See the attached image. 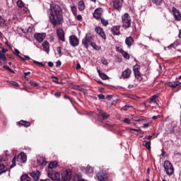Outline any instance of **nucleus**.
Listing matches in <instances>:
<instances>
[{"mask_svg": "<svg viewBox=\"0 0 181 181\" xmlns=\"http://www.w3.org/2000/svg\"><path fill=\"white\" fill-rule=\"evenodd\" d=\"M30 175L33 179H34V181H39V178L40 177V171L37 170L36 172L30 173Z\"/></svg>", "mask_w": 181, "mask_h": 181, "instance_id": "2eb2a0df", "label": "nucleus"}, {"mask_svg": "<svg viewBox=\"0 0 181 181\" xmlns=\"http://www.w3.org/2000/svg\"><path fill=\"white\" fill-rule=\"evenodd\" d=\"M71 9L74 15H77V7H76V6H72Z\"/></svg>", "mask_w": 181, "mask_h": 181, "instance_id": "a19ab883", "label": "nucleus"}, {"mask_svg": "<svg viewBox=\"0 0 181 181\" xmlns=\"http://www.w3.org/2000/svg\"><path fill=\"white\" fill-rule=\"evenodd\" d=\"M148 127H149V124L148 123H146L143 125L144 128H148Z\"/></svg>", "mask_w": 181, "mask_h": 181, "instance_id": "69168bd1", "label": "nucleus"}, {"mask_svg": "<svg viewBox=\"0 0 181 181\" xmlns=\"http://www.w3.org/2000/svg\"><path fill=\"white\" fill-rule=\"evenodd\" d=\"M154 5L157 6H160L163 4V0H151Z\"/></svg>", "mask_w": 181, "mask_h": 181, "instance_id": "bb28decb", "label": "nucleus"}, {"mask_svg": "<svg viewBox=\"0 0 181 181\" xmlns=\"http://www.w3.org/2000/svg\"><path fill=\"white\" fill-rule=\"evenodd\" d=\"M94 42V35L91 33L86 34L85 37L82 40V45L86 49H88V45H91Z\"/></svg>", "mask_w": 181, "mask_h": 181, "instance_id": "7ed1b4c3", "label": "nucleus"}, {"mask_svg": "<svg viewBox=\"0 0 181 181\" xmlns=\"http://www.w3.org/2000/svg\"><path fill=\"white\" fill-rule=\"evenodd\" d=\"M62 66V62L57 61L56 63V67H60Z\"/></svg>", "mask_w": 181, "mask_h": 181, "instance_id": "4d7b16f0", "label": "nucleus"}, {"mask_svg": "<svg viewBox=\"0 0 181 181\" xmlns=\"http://www.w3.org/2000/svg\"><path fill=\"white\" fill-rule=\"evenodd\" d=\"M123 122H125L126 124H129L131 122V119L129 118H126L124 119Z\"/></svg>", "mask_w": 181, "mask_h": 181, "instance_id": "6e6d98bb", "label": "nucleus"}, {"mask_svg": "<svg viewBox=\"0 0 181 181\" xmlns=\"http://www.w3.org/2000/svg\"><path fill=\"white\" fill-rule=\"evenodd\" d=\"M100 22L104 26H107L108 25V20H105V18H100Z\"/></svg>", "mask_w": 181, "mask_h": 181, "instance_id": "ea45409f", "label": "nucleus"}, {"mask_svg": "<svg viewBox=\"0 0 181 181\" xmlns=\"http://www.w3.org/2000/svg\"><path fill=\"white\" fill-rule=\"evenodd\" d=\"M14 54H16V56H18V57H19V56H21V55H19V54L21 53V52H19L18 51V49H14Z\"/></svg>", "mask_w": 181, "mask_h": 181, "instance_id": "603ef678", "label": "nucleus"}, {"mask_svg": "<svg viewBox=\"0 0 181 181\" xmlns=\"http://www.w3.org/2000/svg\"><path fill=\"white\" fill-rule=\"evenodd\" d=\"M125 43L127 46L131 47V46H134V40L132 36L127 37L125 39Z\"/></svg>", "mask_w": 181, "mask_h": 181, "instance_id": "6ab92c4d", "label": "nucleus"}, {"mask_svg": "<svg viewBox=\"0 0 181 181\" xmlns=\"http://www.w3.org/2000/svg\"><path fill=\"white\" fill-rule=\"evenodd\" d=\"M116 50L121 54L122 53V52H124V49H122V48H121L120 47H116Z\"/></svg>", "mask_w": 181, "mask_h": 181, "instance_id": "3c124183", "label": "nucleus"}, {"mask_svg": "<svg viewBox=\"0 0 181 181\" xmlns=\"http://www.w3.org/2000/svg\"><path fill=\"white\" fill-rule=\"evenodd\" d=\"M57 36L59 39V40H61L62 42H66V40L64 38V30H63V29L62 28H58L57 30Z\"/></svg>", "mask_w": 181, "mask_h": 181, "instance_id": "4468645a", "label": "nucleus"}, {"mask_svg": "<svg viewBox=\"0 0 181 181\" xmlns=\"http://www.w3.org/2000/svg\"><path fill=\"white\" fill-rule=\"evenodd\" d=\"M131 107H132V106L125 105L122 107V110H124V111H127V110H128V108H131Z\"/></svg>", "mask_w": 181, "mask_h": 181, "instance_id": "864d4df0", "label": "nucleus"}, {"mask_svg": "<svg viewBox=\"0 0 181 181\" xmlns=\"http://www.w3.org/2000/svg\"><path fill=\"white\" fill-rule=\"evenodd\" d=\"M134 73H136V71H139V66L135 65L133 68Z\"/></svg>", "mask_w": 181, "mask_h": 181, "instance_id": "a18cd8bd", "label": "nucleus"}, {"mask_svg": "<svg viewBox=\"0 0 181 181\" xmlns=\"http://www.w3.org/2000/svg\"><path fill=\"white\" fill-rule=\"evenodd\" d=\"M7 158L6 156H0V163H2V162H5Z\"/></svg>", "mask_w": 181, "mask_h": 181, "instance_id": "c03bdc74", "label": "nucleus"}, {"mask_svg": "<svg viewBox=\"0 0 181 181\" xmlns=\"http://www.w3.org/2000/svg\"><path fill=\"white\" fill-rule=\"evenodd\" d=\"M16 166V156H15L12 160V164L10 165V169H12V168H15Z\"/></svg>", "mask_w": 181, "mask_h": 181, "instance_id": "c9c22d12", "label": "nucleus"}, {"mask_svg": "<svg viewBox=\"0 0 181 181\" xmlns=\"http://www.w3.org/2000/svg\"><path fill=\"white\" fill-rule=\"evenodd\" d=\"M124 0H112L113 8L115 11H121L122 9V3Z\"/></svg>", "mask_w": 181, "mask_h": 181, "instance_id": "0eeeda50", "label": "nucleus"}, {"mask_svg": "<svg viewBox=\"0 0 181 181\" xmlns=\"http://www.w3.org/2000/svg\"><path fill=\"white\" fill-rule=\"evenodd\" d=\"M49 21L54 28L63 23V11L59 5L53 4L49 8Z\"/></svg>", "mask_w": 181, "mask_h": 181, "instance_id": "f257e3e1", "label": "nucleus"}, {"mask_svg": "<svg viewBox=\"0 0 181 181\" xmlns=\"http://www.w3.org/2000/svg\"><path fill=\"white\" fill-rule=\"evenodd\" d=\"M4 69H6V70H8V71H10V73H12V74H15V71L12 70L11 69H10L9 66H6V65H4L3 66Z\"/></svg>", "mask_w": 181, "mask_h": 181, "instance_id": "e433bc0d", "label": "nucleus"}, {"mask_svg": "<svg viewBox=\"0 0 181 181\" xmlns=\"http://www.w3.org/2000/svg\"><path fill=\"white\" fill-rule=\"evenodd\" d=\"M69 43L71 46L76 47L78 45V38L76 35H71L69 37Z\"/></svg>", "mask_w": 181, "mask_h": 181, "instance_id": "f8f14e48", "label": "nucleus"}, {"mask_svg": "<svg viewBox=\"0 0 181 181\" xmlns=\"http://www.w3.org/2000/svg\"><path fill=\"white\" fill-rule=\"evenodd\" d=\"M132 21L129 13H125L122 16V28L129 29L131 28Z\"/></svg>", "mask_w": 181, "mask_h": 181, "instance_id": "f03ea898", "label": "nucleus"}, {"mask_svg": "<svg viewBox=\"0 0 181 181\" xmlns=\"http://www.w3.org/2000/svg\"><path fill=\"white\" fill-rule=\"evenodd\" d=\"M144 145L146 146V148L148 150L151 151V141H144Z\"/></svg>", "mask_w": 181, "mask_h": 181, "instance_id": "473e14b6", "label": "nucleus"}, {"mask_svg": "<svg viewBox=\"0 0 181 181\" xmlns=\"http://www.w3.org/2000/svg\"><path fill=\"white\" fill-rule=\"evenodd\" d=\"M156 98H158V95H154L151 96L150 100H148L149 104H152V103H156Z\"/></svg>", "mask_w": 181, "mask_h": 181, "instance_id": "c85d7f7f", "label": "nucleus"}, {"mask_svg": "<svg viewBox=\"0 0 181 181\" xmlns=\"http://www.w3.org/2000/svg\"><path fill=\"white\" fill-rule=\"evenodd\" d=\"M0 60H3V62H6V56L5 54L0 52Z\"/></svg>", "mask_w": 181, "mask_h": 181, "instance_id": "4c0bfd02", "label": "nucleus"}, {"mask_svg": "<svg viewBox=\"0 0 181 181\" xmlns=\"http://www.w3.org/2000/svg\"><path fill=\"white\" fill-rule=\"evenodd\" d=\"M18 125L21 127H25V128H28L30 125V123L28 121L21 120L18 122Z\"/></svg>", "mask_w": 181, "mask_h": 181, "instance_id": "412c9836", "label": "nucleus"}, {"mask_svg": "<svg viewBox=\"0 0 181 181\" xmlns=\"http://www.w3.org/2000/svg\"><path fill=\"white\" fill-rule=\"evenodd\" d=\"M42 45L44 52H46V53L49 54V52H50V44L49 43V42L45 41L44 42H42Z\"/></svg>", "mask_w": 181, "mask_h": 181, "instance_id": "a211bd4d", "label": "nucleus"}, {"mask_svg": "<svg viewBox=\"0 0 181 181\" xmlns=\"http://www.w3.org/2000/svg\"><path fill=\"white\" fill-rule=\"evenodd\" d=\"M40 181H52L49 179H45V180H40Z\"/></svg>", "mask_w": 181, "mask_h": 181, "instance_id": "774afa93", "label": "nucleus"}, {"mask_svg": "<svg viewBox=\"0 0 181 181\" xmlns=\"http://www.w3.org/2000/svg\"><path fill=\"white\" fill-rule=\"evenodd\" d=\"M7 83H9L10 84H11V86H14V87H19V83H18L16 81H8Z\"/></svg>", "mask_w": 181, "mask_h": 181, "instance_id": "58836bf2", "label": "nucleus"}, {"mask_svg": "<svg viewBox=\"0 0 181 181\" xmlns=\"http://www.w3.org/2000/svg\"><path fill=\"white\" fill-rule=\"evenodd\" d=\"M99 115L104 119H108V118H110V115L108 113L105 112L104 110H100Z\"/></svg>", "mask_w": 181, "mask_h": 181, "instance_id": "4be33fe9", "label": "nucleus"}, {"mask_svg": "<svg viewBox=\"0 0 181 181\" xmlns=\"http://www.w3.org/2000/svg\"><path fill=\"white\" fill-rule=\"evenodd\" d=\"M96 177L99 181H107L108 180V174L105 171H100L97 173Z\"/></svg>", "mask_w": 181, "mask_h": 181, "instance_id": "423d86ee", "label": "nucleus"}, {"mask_svg": "<svg viewBox=\"0 0 181 181\" xmlns=\"http://www.w3.org/2000/svg\"><path fill=\"white\" fill-rule=\"evenodd\" d=\"M134 76L139 81H142L143 78H142V75L141 74V72L139 71L134 72Z\"/></svg>", "mask_w": 181, "mask_h": 181, "instance_id": "a878e982", "label": "nucleus"}, {"mask_svg": "<svg viewBox=\"0 0 181 181\" xmlns=\"http://www.w3.org/2000/svg\"><path fill=\"white\" fill-rule=\"evenodd\" d=\"M21 181H32L30 177L28 175V174H24L21 177Z\"/></svg>", "mask_w": 181, "mask_h": 181, "instance_id": "393cba45", "label": "nucleus"}, {"mask_svg": "<svg viewBox=\"0 0 181 181\" xmlns=\"http://www.w3.org/2000/svg\"><path fill=\"white\" fill-rule=\"evenodd\" d=\"M57 165H58V163L57 161H53V162H51L49 164V169H54V168H57Z\"/></svg>", "mask_w": 181, "mask_h": 181, "instance_id": "cd10ccee", "label": "nucleus"}, {"mask_svg": "<svg viewBox=\"0 0 181 181\" xmlns=\"http://www.w3.org/2000/svg\"><path fill=\"white\" fill-rule=\"evenodd\" d=\"M79 69H81V65L80 64H76V70H79Z\"/></svg>", "mask_w": 181, "mask_h": 181, "instance_id": "e2e57ef3", "label": "nucleus"}, {"mask_svg": "<svg viewBox=\"0 0 181 181\" xmlns=\"http://www.w3.org/2000/svg\"><path fill=\"white\" fill-rule=\"evenodd\" d=\"M5 169V165L2 163H0V170H4Z\"/></svg>", "mask_w": 181, "mask_h": 181, "instance_id": "5fc2aeb1", "label": "nucleus"}, {"mask_svg": "<svg viewBox=\"0 0 181 181\" xmlns=\"http://www.w3.org/2000/svg\"><path fill=\"white\" fill-rule=\"evenodd\" d=\"M95 32L100 36L101 38L103 39V40H107V35H105V33L104 32V30L101 27H96L95 28Z\"/></svg>", "mask_w": 181, "mask_h": 181, "instance_id": "9d476101", "label": "nucleus"}, {"mask_svg": "<svg viewBox=\"0 0 181 181\" xmlns=\"http://www.w3.org/2000/svg\"><path fill=\"white\" fill-rule=\"evenodd\" d=\"M37 163L40 166H46V165H47V161H46V158L45 157H40L37 158Z\"/></svg>", "mask_w": 181, "mask_h": 181, "instance_id": "aec40b11", "label": "nucleus"}, {"mask_svg": "<svg viewBox=\"0 0 181 181\" xmlns=\"http://www.w3.org/2000/svg\"><path fill=\"white\" fill-rule=\"evenodd\" d=\"M177 86H180V81H176V82H174L173 83L169 84V87H170L171 88H176V87H177Z\"/></svg>", "mask_w": 181, "mask_h": 181, "instance_id": "c756f323", "label": "nucleus"}, {"mask_svg": "<svg viewBox=\"0 0 181 181\" xmlns=\"http://www.w3.org/2000/svg\"><path fill=\"white\" fill-rule=\"evenodd\" d=\"M45 37H46V33H36L34 35V39H35V40H37V42H38L39 43H42V42L45 40Z\"/></svg>", "mask_w": 181, "mask_h": 181, "instance_id": "1a4fd4ad", "label": "nucleus"}, {"mask_svg": "<svg viewBox=\"0 0 181 181\" xmlns=\"http://www.w3.org/2000/svg\"><path fill=\"white\" fill-rule=\"evenodd\" d=\"M99 100H105V95H104L103 94H99L98 95Z\"/></svg>", "mask_w": 181, "mask_h": 181, "instance_id": "8fccbe9b", "label": "nucleus"}, {"mask_svg": "<svg viewBox=\"0 0 181 181\" xmlns=\"http://www.w3.org/2000/svg\"><path fill=\"white\" fill-rule=\"evenodd\" d=\"M52 78H54V80H53V83H56V84H60V82H59L57 77L56 76H52Z\"/></svg>", "mask_w": 181, "mask_h": 181, "instance_id": "09e8293b", "label": "nucleus"}, {"mask_svg": "<svg viewBox=\"0 0 181 181\" xmlns=\"http://www.w3.org/2000/svg\"><path fill=\"white\" fill-rule=\"evenodd\" d=\"M164 168L166 174L168 176H172V175H173V173L175 172V168H173V165H172V163H170V161L165 160L164 162Z\"/></svg>", "mask_w": 181, "mask_h": 181, "instance_id": "20e7f679", "label": "nucleus"}, {"mask_svg": "<svg viewBox=\"0 0 181 181\" xmlns=\"http://www.w3.org/2000/svg\"><path fill=\"white\" fill-rule=\"evenodd\" d=\"M33 63L35 64H37L38 66H42V67H45V64L42 62H37V61H33Z\"/></svg>", "mask_w": 181, "mask_h": 181, "instance_id": "49530a36", "label": "nucleus"}, {"mask_svg": "<svg viewBox=\"0 0 181 181\" xmlns=\"http://www.w3.org/2000/svg\"><path fill=\"white\" fill-rule=\"evenodd\" d=\"M71 179V170H65L62 173L61 181H69Z\"/></svg>", "mask_w": 181, "mask_h": 181, "instance_id": "39448f33", "label": "nucleus"}, {"mask_svg": "<svg viewBox=\"0 0 181 181\" xmlns=\"http://www.w3.org/2000/svg\"><path fill=\"white\" fill-rule=\"evenodd\" d=\"M57 52H58L59 54H60V53H62V49L60 48V47H58L57 48Z\"/></svg>", "mask_w": 181, "mask_h": 181, "instance_id": "052dcab7", "label": "nucleus"}, {"mask_svg": "<svg viewBox=\"0 0 181 181\" xmlns=\"http://www.w3.org/2000/svg\"><path fill=\"white\" fill-rule=\"evenodd\" d=\"M90 46L93 47L95 50H101V46L96 45L95 42H91Z\"/></svg>", "mask_w": 181, "mask_h": 181, "instance_id": "7c9ffc66", "label": "nucleus"}, {"mask_svg": "<svg viewBox=\"0 0 181 181\" xmlns=\"http://www.w3.org/2000/svg\"><path fill=\"white\" fill-rule=\"evenodd\" d=\"M173 16L175 21H180L181 20V13L179 10H177L175 7L172 8Z\"/></svg>", "mask_w": 181, "mask_h": 181, "instance_id": "ddd939ff", "label": "nucleus"}, {"mask_svg": "<svg viewBox=\"0 0 181 181\" xmlns=\"http://www.w3.org/2000/svg\"><path fill=\"white\" fill-rule=\"evenodd\" d=\"M19 59H21L23 62H25V60H30V57L29 56H25V57H22L21 56H18Z\"/></svg>", "mask_w": 181, "mask_h": 181, "instance_id": "37998d69", "label": "nucleus"}, {"mask_svg": "<svg viewBox=\"0 0 181 181\" xmlns=\"http://www.w3.org/2000/svg\"><path fill=\"white\" fill-rule=\"evenodd\" d=\"M76 19H77L78 21H81V19H83V17H81V15H78V16H76Z\"/></svg>", "mask_w": 181, "mask_h": 181, "instance_id": "bf43d9fd", "label": "nucleus"}, {"mask_svg": "<svg viewBox=\"0 0 181 181\" xmlns=\"http://www.w3.org/2000/svg\"><path fill=\"white\" fill-rule=\"evenodd\" d=\"M122 54L123 57H124V59L129 60V54H128V52H127L125 51H122Z\"/></svg>", "mask_w": 181, "mask_h": 181, "instance_id": "f704fd0d", "label": "nucleus"}, {"mask_svg": "<svg viewBox=\"0 0 181 181\" xmlns=\"http://www.w3.org/2000/svg\"><path fill=\"white\" fill-rule=\"evenodd\" d=\"M128 88L131 89V88H134V85L133 84H129L128 86Z\"/></svg>", "mask_w": 181, "mask_h": 181, "instance_id": "338daca9", "label": "nucleus"}, {"mask_svg": "<svg viewBox=\"0 0 181 181\" xmlns=\"http://www.w3.org/2000/svg\"><path fill=\"white\" fill-rule=\"evenodd\" d=\"M93 172H94L93 167L88 165L86 169V173H93Z\"/></svg>", "mask_w": 181, "mask_h": 181, "instance_id": "2f4dec72", "label": "nucleus"}, {"mask_svg": "<svg viewBox=\"0 0 181 181\" xmlns=\"http://www.w3.org/2000/svg\"><path fill=\"white\" fill-rule=\"evenodd\" d=\"M102 63L105 65V66H107L108 64V61L105 59V58H103L102 59Z\"/></svg>", "mask_w": 181, "mask_h": 181, "instance_id": "de8ad7c7", "label": "nucleus"}, {"mask_svg": "<svg viewBox=\"0 0 181 181\" xmlns=\"http://www.w3.org/2000/svg\"><path fill=\"white\" fill-rule=\"evenodd\" d=\"M132 73V71H131V69H127L122 73V76L123 78H129V77H131Z\"/></svg>", "mask_w": 181, "mask_h": 181, "instance_id": "f3484780", "label": "nucleus"}, {"mask_svg": "<svg viewBox=\"0 0 181 181\" xmlns=\"http://www.w3.org/2000/svg\"><path fill=\"white\" fill-rule=\"evenodd\" d=\"M6 21H5V19L2 18V17L0 19V26H1V28H5V26L6 25Z\"/></svg>", "mask_w": 181, "mask_h": 181, "instance_id": "72a5a7b5", "label": "nucleus"}, {"mask_svg": "<svg viewBox=\"0 0 181 181\" xmlns=\"http://www.w3.org/2000/svg\"><path fill=\"white\" fill-rule=\"evenodd\" d=\"M103 15V8H96L93 13V16L96 19H100Z\"/></svg>", "mask_w": 181, "mask_h": 181, "instance_id": "dca6fc26", "label": "nucleus"}, {"mask_svg": "<svg viewBox=\"0 0 181 181\" xmlns=\"http://www.w3.org/2000/svg\"><path fill=\"white\" fill-rule=\"evenodd\" d=\"M121 26L119 25H114L111 28V32L114 36H119L121 35Z\"/></svg>", "mask_w": 181, "mask_h": 181, "instance_id": "9b49d317", "label": "nucleus"}, {"mask_svg": "<svg viewBox=\"0 0 181 181\" xmlns=\"http://www.w3.org/2000/svg\"><path fill=\"white\" fill-rule=\"evenodd\" d=\"M55 97H57V98H59V97H60L62 95V93L60 92H57L55 94H54Z\"/></svg>", "mask_w": 181, "mask_h": 181, "instance_id": "13d9d810", "label": "nucleus"}, {"mask_svg": "<svg viewBox=\"0 0 181 181\" xmlns=\"http://www.w3.org/2000/svg\"><path fill=\"white\" fill-rule=\"evenodd\" d=\"M98 73L99 77H100L102 80H108V76H107V74H105V73L101 72L100 69H98Z\"/></svg>", "mask_w": 181, "mask_h": 181, "instance_id": "b1692460", "label": "nucleus"}, {"mask_svg": "<svg viewBox=\"0 0 181 181\" xmlns=\"http://www.w3.org/2000/svg\"><path fill=\"white\" fill-rule=\"evenodd\" d=\"M16 159L17 162H20V163H26V160H28V156L25 153H20L16 157Z\"/></svg>", "mask_w": 181, "mask_h": 181, "instance_id": "6e6552de", "label": "nucleus"}, {"mask_svg": "<svg viewBox=\"0 0 181 181\" xmlns=\"http://www.w3.org/2000/svg\"><path fill=\"white\" fill-rule=\"evenodd\" d=\"M48 66H49V67H53V66H54L53 62H48Z\"/></svg>", "mask_w": 181, "mask_h": 181, "instance_id": "680f3d73", "label": "nucleus"}, {"mask_svg": "<svg viewBox=\"0 0 181 181\" xmlns=\"http://www.w3.org/2000/svg\"><path fill=\"white\" fill-rule=\"evenodd\" d=\"M2 50H1V52L4 54V53H6V52H8V49H5V48H1Z\"/></svg>", "mask_w": 181, "mask_h": 181, "instance_id": "0e129e2a", "label": "nucleus"}, {"mask_svg": "<svg viewBox=\"0 0 181 181\" xmlns=\"http://www.w3.org/2000/svg\"><path fill=\"white\" fill-rule=\"evenodd\" d=\"M78 8L80 11H84V9H86V4H84V1L81 0V1H78Z\"/></svg>", "mask_w": 181, "mask_h": 181, "instance_id": "5701e85b", "label": "nucleus"}, {"mask_svg": "<svg viewBox=\"0 0 181 181\" xmlns=\"http://www.w3.org/2000/svg\"><path fill=\"white\" fill-rule=\"evenodd\" d=\"M17 5L19 6V8H23V6H25V4H23V1H22V0H18L17 1Z\"/></svg>", "mask_w": 181, "mask_h": 181, "instance_id": "79ce46f5", "label": "nucleus"}]
</instances>
